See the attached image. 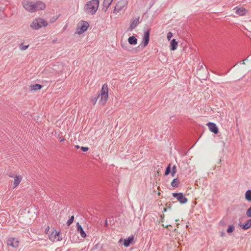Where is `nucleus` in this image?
I'll use <instances>...</instances> for the list:
<instances>
[{
	"label": "nucleus",
	"instance_id": "1",
	"mask_svg": "<svg viewBox=\"0 0 251 251\" xmlns=\"http://www.w3.org/2000/svg\"><path fill=\"white\" fill-rule=\"evenodd\" d=\"M99 0H91L87 1L84 5L83 10L88 15H93L97 11L99 6Z\"/></svg>",
	"mask_w": 251,
	"mask_h": 251
},
{
	"label": "nucleus",
	"instance_id": "2",
	"mask_svg": "<svg viewBox=\"0 0 251 251\" xmlns=\"http://www.w3.org/2000/svg\"><path fill=\"white\" fill-rule=\"evenodd\" d=\"M108 98V86L106 83L104 84L101 87V89L98 94L97 99L95 100L94 104H95L99 100V103L101 106H104Z\"/></svg>",
	"mask_w": 251,
	"mask_h": 251
},
{
	"label": "nucleus",
	"instance_id": "3",
	"mask_svg": "<svg viewBox=\"0 0 251 251\" xmlns=\"http://www.w3.org/2000/svg\"><path fill=\"white\" fill-rule=\"evenodd\" d=\"M46 233L48 235V238L53 242L60 241L62 239L59 232L54 229L50 230L49 226L46 228Z\"/></svg>",
	"mask_w": 251,
	"mask_h": 251
},
{
	"label": "nucleus",
	"instance_id": "4",
	"mask_svg": "<svg viewBox=\"0 0 251 251\" xmlns=\"http://www.w3.org/2000/svg\"><path fill=\"white\" fill-rule=\"evenodd\" d=\"M89 24L88 22L81 20L77 24L75 33L77 35H81L85 32L88 28Z\"/></svg>",
	"mask_w": 251,
	"mask_h": 251
},
{
	"label": "nucleus",
	"instance_id": "5",
	"mask_svg": "<svg viewBox=\"0 0 251 251\" xmlns=\"http://www.w3.org/2000/svg\"><path fill=\"white\" fill-rule=\"evenodd\" d=\"M48 25V23L45 19L39 18L35 19L32 22V28L38 29L43 27H46Z\"/></svg>",
	"mask_w": 251,
	"mask_h": 251
},
{
	"label": "nucleus",
	"instance_id": "6",
	"mask_svg": "<svg viewBox=\"0 0 251 251\" xmlns=\"http://www.w3.org/2000/svg\"><path fill=\"white\" fill-rule=\"evenodd\" d=\"M46 4L40 0H36L32 3V12L43 10L46 8Z\"/></svg>",
	"mask_w": 251,
	"mask_h": 251
},
{
	"label": "nucleus",
	"instance_id": "7",
	"mask_svg": "<svg viewBox=\"0 0 251 251\" xmlns=\"http://www.w3.org/2000/svg\"><path fill=\"white\" fill-rule=\"evenodd\" d=\"M127 4V1L125 0H121L117 2L116 4L115 9L114 10V13L117 14L121 10H122L126 6Z\"/></svg>",
	"mask_w": 251,
	"mask_h": 251
},
{
	"label": "nucleus",
	"instance_id": "8",
	"mask_svg": "<svg viewBox=\"0 0 251 251\" xmlns=\"http://www.w3.org/2000/svg\"><path fill=\"white\" fill-rule=\"evenodd\" d=\"M173 196L181 204L186 203L188 201L187 199L181 193H174Z\"/></svg>",
	"mask_w": 251,
	"mask_h": 251
},
{
	"label": "nucleus",
	"instance_id": "9",
	"mask_svg": "<svg viewBox=\"0 0 251 251\" xmlns=\"http://www.w3.org/2000/svg\"><path fill=\"white\" fill-rule=\"evenodd\" d=\"M150 41V30L148 29L147 31H146L143 35V40L142 42V46L143 48L146 47Z\"/></svg>",
	"mask_w": 251,
	"mask_h": 251
},
{
	"label": "nucleus",
	"instance_id": "10",
	"mask_svg": "<svg viewBox=\"0 0 251 251\" xmlns=\"http://www.w3.org/2000/svg\"><path fill=\"white\" fill-rule=\"evenodd\" d=\"M206 126H208L209 130L211 132L214 133L215 134H217L219 132V129L216 125L212 122H209L206 124Z\"/></svg>",
	"mask_w": 251,
	"mask_h": 251
},
{
	"label": "nucleus",
	"instance_id": "11",
	"mask_svg": "<svg viewBox=\"0 0 251 251\" xmlns=\"http://www.w3.org/2000/svg\"><path fill=\"white\" fill-rule=\"evenodd\" d=\"M7 244L13 248H17L19 245V241L16 238H9L7 240Z\"/></svg>",
	"mask_w": 251,
	"mask_h": 251
},
{
	"label": "nucleus",
	"instance_id": "12",
	"mask_svg": "<svg viewBox=\"0 0 251 251\" xmlns=\"http://www.w3.org/2000/svg\"><path fill=\"white\" fill-rule=\"evenodd\" d=\"M22 3L26 10L31 12V1L30 0H23Z\"/></svg>",
	"mask_w": 251,
	"mask_h": 251
},
{
	"label": "nucleus",
	"instance_id": "13",
	"mask_svg": "<svg viewBox=\"0 0 251 251\" xmlns=\"http://www.w3.org/2000/svg\"><path fill=\"white\" fill-rule=\"evenodd\" d=\"M234 10L235 13L238 16H243L247 13V10L243 7H236Z\"/></svg>",
	"mask_w": 251,
	"mask_h": 251
},
{
	"label": "nucleus",
	"instance_id": "14",
	"mask_svg": "<svg viewBox=\"0 0 251 251\" xmlns=\"http://www.w3.org/2000/svg\"><path fill=\"white\" fill-rule=\"evenodd\" d=\"M76 226H77V231L79 232L81 237L84 238H85L86 237V234L84 231L81 225L78 223H77L76 224Z\"/></svg>",
	"mask_w": 251,
	"mask_h": 251
},
{
	"label": "nucleus",
	"instance_id": "15",
	"mask_svg": "<svg viewBox=\"0 0 251 251\" xmlns=\"http://www.w3.org/2000/svg\"><path fill=\"white\" fill-rule=\"evenodd\" d=\"M134 239L133 236H129L127 239L124 240V245L125 247H127L129 245L133 242Z\"/></svg>",
	"mask_w": 251,
	"mask_h": 251
},
{
	"label": "nucleus",
	"instance_id": "16",
	"mask_svg": "<svg viewBox=\"0 0 251 251\" xmlns=\"http://www.w3.org/2000/svg\"><path fill=\"white\" fill-rule=\"evenodd\" d=\"M178 46V43L176 39H173L170 42V49L171 50H176Z\"/></svg>",
	"mask_w": 251,
	"mask_h": 251
},
{
	"label": "nucleus",
	"instance_id": "17",
	"mask_svg": "<svg viewBox=\"0 0 251 251\" xmlns=\"http://www.w3.org/2000/svg\"><path fill=\"white\" fill-rule=\"evenodd\" d=\"M127 41L130 45H136L137 44V39L134 36L129 37Z\"/></svg>",
	"mask_w": 251,
	"mask_h": 251
},
{
	"label": "nucleus",
	"instance_id": "18",
	"mask_svg": "<svg viewBox=\"0 0 251 251\" xmlns=\"http://www.w3.org/2000/svg\"><path fill=\"white\" fill-rule=\"evenodd\" d=\"M21 178L20 176H15L14 177V180L13 183L14 188L16 187L19 184V183L21 182Z\"/></svg>",
	"mask_w": 251,
	"mask_h": 251
},
{
	"label": "nucleus",
	"instance_id": "19",
	"mask_svg": "<svg viewBox=\"0 0 251 251\" xmlns=\"http://www.w3.org/2000/svg\"><path fill=\"white\" fill-rule=\"evenodd\" d=\"M245 198L249 201H251V190H249L245 193Z\"/></svg>",
	"mask_w": 251,
	"mask_h": 251
},
{
	"label": "nucleus",
	"instance_id": "20",
	"mask_svg": "<svg viewBox=\"0 0 251 251\" xmlns=\"http://www.w3.org/2000/svg\"><path fill=\"white\" fill-rule=\"evenodd\" d=\"M139 23V22L138 19H136L134 20L130 25V29H132L134 28L135 27H136V26L138 25Z\"/></svg>",
	"mask_w": 251,
	"mask_h": 251
},
{
	"label": "nucleus",
	"instance_id": "21",
	"mask_svg": "<svg viewBox=\"0 0 251 251\" xmlns=\"http://www.w3.org/2000/svg\"><path fill=\"white\" fill-rule=\"evenodd\" d=\"M251 226V219L247 221L246 223L243 226L244 229H247Z\"/></svg>",
	"mask_w": 251,
	"mask_h": 251
},
{
	"label": "nucleus",
	"instance_id": "22",
	"mask_svg": "<svg viewBox=\"0 0 251 251\" xmlns=\"http://www.w3.org/2000/svg\"><path fill=\"white\" fill-rule=\"evenodd\" d=\"M179 183V180L177 178L173 180L171 182V185L174 187H177Z\"/></svg>",
	"mask_w": 251,
	"mask_h": 251
},
{
	"label": "nucleus",
	"instance_id": "23",
	"mask_svg": "<svg viewBox=\"0 0 251 251\" xmlns=\"http://www.w3.org/2000/svg\"><path fill=\"white\" fill-rule=\"evenodd\" d=\"M113 0H104L103 4L106 7H108Z\"/></svg>",
	"mask_w": 251,
	"mask_h": 251
},
{
	"label": "nucleus",
	"instance_id": "24",
	"mask_svg": "<svg viewBox=\"0 0 251 251\" xmlns=\"http://www.w3.org/2000/svg\"><path fill=\"white\" fill-rule=\"evenodd\" d=\"M29 46V44L25 45L24 43H21L19 46V48L21 50H24L27 49Z\"/></svg>",
	"mask_w": 251,
	"mask_h": 251
},
{
	"label": "nucleus",
	"instance_id": "25",
	"mask_svg": "<svg viewBox=\"0 0 251 251\" xmlns=\"http://www.w3.org/2000/svg\"><path fill=\"white\" fill-rule=\"evenodd\" d=\"M41 88H42V86L40 84L32 85V90H38L41 89Z\"/></svg>",
	"mask_w": 251,
	"mask_h": 251
},
{
	"label": "nucleus",
	"instance_id": "26",
	"mask_svg": "<svg viewBox=\"0 0 251 251\" xmlns=\"http://www.w3.org/2000/svg\"><path fill=\"white\" fill-rule=\"evenodd\" d=\"M234 229V226H229L227 229V232L228 233H231L233 231Z\"/></svg>",
	"mask_w": 251,
	"mask_h": 251
},
{
	"label": "nucleus",
	"instance_id": "27",
	"mask_svg": "<svg viewBox=\"0 0 251 251\" xmlns=\"http://www.w3.org/2000/svg\"><path fill=\"white\" fill-rule=\"evenodd\" d=\"M74 216H71L70 219L67 221L68 226H70L74 221Z\"/></svg>",
	"mask_w": 251,
	"mask_h": 251
},
{
	"label": "nucleus",
	"instance_id": "28",
	"mask_svg": "<svg viewBox=\"0 0 251 251\" xmlns=\"http://www.w3.org/2000/svg\"><path fill=\"white\" fill-rule=\"evenodd\" d=\"M170 169H171L170 164H169V166L167 167V168L166 169V171H165V175L166 176L168 175L170 173Z\"/></svg>",
	"mask_w": 251,
	"mask_h": 251
},
{
	"label": "nucleus",
	"instance_id": "29",
	"mask_svg": "<svg viewBox=\"0 0 251 251\" xmlns=\"http://www.w3.org/2000/svg\"><path fill=\"white\" fill-rule=\"evenodd\" d=\"M176 167L175 165L173 167V171L172 172V176H174L175 174L176 173Z\"/></svg>",
	"mask_w": 251,
	"mask_h": 251
},
{
	"label": "nucleus",
	"instance_id": "30",
	"mask_svg": "<svg viewBox=\"0 0 251 251\" xmlns=\"http://www.w3.org/2000/svg\"><path fill=\"white\" fill-rule=\"evenodd\" d=\"M173 36V34L172 32H169V33H168L167 34V39L169 41L171 40V38Z\"/></svg>",
	"mask_w": 251,
	"mask_h": 251
},
{
	"label": "nucleus",
	"instance_id": "31",
	"mask_svg": "<svg viewBox=\"0 0 251 251\" xmlns=\"http://www.w3.org/2000/svg\"><path fill=\"white\" fill-rule=\"evenodd\" d=\"M247 215L249 217H251V207L247 210Z\"/></svg>",
	"mask_w": 251,
	"mask_h": 251
},
{
	"label": "nucleus",
	"instance_id": "32",
	"mask_svg": "<svg viewBox=\"0 0 251 251\" xmlns=\"http://www.w3.org/2000/svg\"><path fill=\"white\" fill-rule=\"evenodd\" d=\"M81 149L82 150V151H88L89 149L87 147H82L81 148Z\"/></svg>",
	"mask_w": 251,
	"mask_h": 251
},
{
	"label": "nucleus",
	"instance_id": "33",
	"mask_svg": "<svg viewBox=\"0 0 251 251\" xmlns=\"http://www.w3.org/2000/svg\"><path fill=\"white\" fill-rule=\"evenodd\" d=\"M8 176L10 177H15L14 175L13 174H12V173H9L8 174Z\"/></svg>",
	"mask_w": 251,
	"mask_h": 251
},
{
	"label": "nucleus",
	"instance_id": "34",
	"mask_svg": "<svg viewBox=\"0 0 251 251\" xmlns=\"http://www.w3.org/2000/svg\"><path fill=\"white\" fill-rule=\"evenodd\" d=\"M26 230H25L23 231V232L25 234V235L28 236V235L26 234V233H27V232L25 231Z\"/></svg>",
	"mask_w": 251,
	"mask_h": 251
},
{
	"label": "nucleus",
	"instance_id": "35",
	"mask_svg": "<svg viewBox=\"0 0 251 251\" xmlns=\"http://www.w3.org/2000/svg\"><path fill=\"white\" fill-rule=\"evenodd\" d=\"M162 226L165 227H167L168 226H170V225H165V224H163Z\"/></svg>",
	"mask_w": 251,
	"mask_h": 251
},
{
	"label": "nucleus",
	"instance_id": "36",
	"mask_svg": "<svg viewBox=\"0 0 251 251\" xmlns=\"http://www.w3.org/2000/svg\"><path fill=\"white\" fill-rule=\"evenodd\" d=\"M164 222V216L161 219V222Z\"/></svg>",
	"mask_w": 251,
	"mask_h": 251
},
{
	"label": "nucleus",
	"instance_id": "37",
	"mask_svg": "<svg viewBox=\"0 0 251 251\" xmlns=\"http://www.w3.org/2000/svg\"><path fill=\"white\" fill-rule=\"evenodd\" d=\"M75 147L76 149H79V146H78V145L75 146Z\"/></svg>",
	"mask_w": 251,
	"mask_h": 251
},
{
	"label": "nucleus",
	"instance_id": "38",
	"mask_svg": "<svg viewBox=\"0 0 251 251\" xmlns=\"http://www.w3.org/2000/svg\"><path fill=\"white\" fill-rule=\"evenodd\" d=\"M166 211H167V208H164V210H163V211L164 212H166Z\"/></svg>",
	"mask_w": 251,
	"mask_h": 251
},
{
	"label": "nucleus",
	"instance_id": "39",
	"mask_svg": "<svg viewBox=\"0 0 251 251\" xmlns=\"http://www.w3.org/2000/svg\"><path fill=\"white\" fill-rule=\"evenodd\" d=\"M64 140V139H60V142H62V141H63Z\"/></svg>",
	"mask_w": 251,
	"mask_h": 251
},
{
	"label": "nucleus",
	"instance_id": "40",
	"mask_svg": "<svg viewBox=\"0 0 251 251\" xmlns=\"http://www.w3.org/2000/svg\"><path fill=\"white\" fill-rule=\"evenodd\" d=\"M56 20V19H54V20H52L51 22V23H53V22H54Z\"/></svg>",
	"mask_w": 251,
	"mask_h": 251
},
{
	"label": "nucleus",
	"instance_id": "41",
	"mask_svg": "<svg viewBox=\"0 0 251 251\" xmlns=\"http://www.w3.org/2000/svg\"><path fill=\"white\" fill-rule=\"evenodd\" d=\"M105 225H107V221H105Z\"/></svg>",
	"mask_w": 251,
	"mask_h": 251
},
{
	"label": "nucleus",
	"instance_id": "42",
	"mask_svg": "<svg viewBox=\"0 0 251 251\" xmlns=\"http://www.w3.org/2000/svg\"><path fill=\"white\" fill-rule=\"evenodd\" d=\"M29 88L31 89V85L29 86Z\"/></svg>",
	"mask_w": 251,
	"mask_h": 251
},
{
	"label": "nucleus",
	"instance_id": "43",
	"mask_svg": "<svg viewBox=\"0 0 251 251\" xmlns=\"http://www.w3.org/2000/svg\"><path fill=\"white\" fill-rule=\"evenodd\" d=\"M157 194H158V195H160V192H158Z\"/></svg>",
	"mask_w": 251,
	"mask_h": 251
},
{
	"label": "nucleus",
	"instance_id": "44",
	"mask_svg": "<svg viewBox=\"0 0 251 251\" xmlns=\"http://www.w3.org/2000/svg\"><path fill=\"white\" fill-rule=\"evenodd\" d=\"M175 221H176V222H177L178 221V220L176 219Z\"/></svg>",
	"mask_w": 251,
	"mask_h": 251
},
{
	"label": "nucleus",
	"instance_id": "45",
	"mask_svg": "<svg viewBox=\"0 0 251 251\" xmlns=\"http://www.w3.org/2000/svg\"><path fill=\"white\" fill-rule=\"evenodd\" d=\"M243 63L245 64V62L244 61H243Z\"/></svg>",
	"mask_w": 251,
	"mask_h": 251
}]
</instances>
